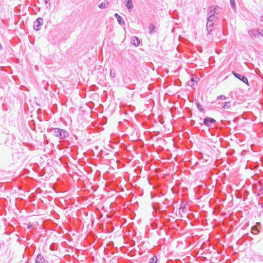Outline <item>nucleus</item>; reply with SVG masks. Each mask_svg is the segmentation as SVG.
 Masks as SVG:
<instances>
[{"instance_id":"12","label":"nucleus","mask_w":263,"mask_h":263,"mask_svg":"<svg viewBox=\"0 0 263 263\" xmlns=\"http://www.w3.org/2000/svg\"><path fill=\"white\" fill-rule=\"evenodd\" d=\"M208 17L207 18V21H211V22H214L215 21L216 19L217 18L216 17H215V15L214 16L212 14H208Z\"/></svg>"},{"instance_id":"3","label":"nucleus","mask_w":263,"mask_h":263,"mask_svg":"<svg viewBox=\"0 0 263 263\" xmlns=\"http://www.w3.org/2000/svg\"><path fill=\"white\" fill-rule=\"evenodd\" d=\"M248 33L251 37H256L259 35H263V33L261 31V29H250L248 30Z\"/></svg>"},{"instance_id":"4","label":"nucleus","mask_w":263,"mask_h":263,"mask_svg":"<svg viewBox=\"0 0 263 263\" xmlns=\"http://www.w3.org/2000/svg\"><path fill=\"white\" fill-rule=\"evenodd\" d=\"M43 24V19L41 17H38L36 21L33 24V28L36 31L40 30L41 29V26Z\"/></svg>"},{"instance_id":"5","label":"nucleus","mask_w":263,"mask_h":263,"mask_svg":"<svg viewBox=\"0 0 263 263\" xmlns=\"http://www.w3.org/2000/svg\"><path fill=\"white\" fill-rule=\"evenodd\" d=\"M216 122V120L213 118L206 117L203 120V124L207 127H211L212 124L215 123Z\"/></svg>"},{"instance_id":"6","label":"nucleus","mask_w":263,"mask_h":263,"mask_svg":"<svg viewBox=\"0 0 263 263\" xmlns=\"http://www.w3.org/2000/svg\"><path fill=\"white\" fill-rule=\"evenodd\" d=\"M233 75L238 79L249 85L248 79L244 76L233 71Z\"/></svg>"},{"instance_id":"18","label":"nucleus","mask_w":263,"mask_h":263,"mask_svg":"<svg viewBox=\"0 0 263 263\" xmlns=\"http://www.w3.org/2000/svg\"><path fill=\"white\" fill-rule=\"evenodd\" d=\"M230 5L233 8H235V1L234 0H230Z\"/></svg>"},{"instance_id":"14","label":"nucleus","mask_w":263,"mask_h":263,"mask_svg":"<svg viewBox=\"0 0 263 263\" xmlns=\"http://www.w3.org/2000/svg\"><path fill=\"white\" fill-rule=\"evenodd\" d=\"M222 107L224 109H229L231 107L230 102H225L223 104V105Z\"/></svg>"},{"instance_id":"20","label":"nucleus","mask_w":263,"mask_h":263,"mask_svg":"<svg viewBox=\"0 0 263 263\" xmlns=\"http://www.w3.org/2000/svg\"><path fill=\"white\" fill-rule=\"evenodd\" d=\"M110 76L112 77V78H115V76H116V74H115V72H112V70H110Z\"/></svg>"},{"instance_id":"19","label":"nucleus","mask_w":263,"mask_h":263,"mask_svg":"<svg viewBox=\"0 0 263 263\" xmlns=\"http://www.w3.org/2000/svg\"><path fill=\"white\" fill-rule=\"evenodd\" d=\"M227 98V97L224 96V95H220L219 96H218L217 97V100H220V99H226Z\"/></svg>"},{"instance_id":"15","label":"nucleus","mask_w":263,"mask_h":263,"mask_svg":"<svg viewBox=\"0 0 263 263\" xmlns=\"http://www.w3.org/2000/svg\"><path fill=\"white\" fill-rule=\"evenodd\" d=\"M155 26L153 24H151L148 27L149 32L152 34L154 32Z\"/></svg>"},{"instance_id":"22","label":"nucleus","mask_w":263,"mask_h":263,"mask_svg":"<svg viewBox=\"0 0 263 263\" xmlns=\"http://www.w3.org/2000/svg\"><path fill=\"white\" fill-rule=\"evenodd\" d=\"M27 228L28 229H32L33 228V226L32 224L31 223H28L27 224Z\"/></svg>"},{"instance_id":"25","label":"nucleus","mask_w":263,"mask_h":263,"mask_svg":"<svg viewBox=\"0 0 263 263\" xmlns=\"http://www.w3.org/2000/svg\"><path fill=\"white\" fill-rule=\"evenodd\" d=\"M261 31L262 32V33H263V30L262 29H261ZM261 36H263V35H261Z\"/></svg>"},{"instance_id":"23","label":"nucleus","mask_w":263,"mask_h":263,"mask_svg":"<svg viewBox=\"0 0 263 263\" xmlns=\"http://www.w3.org/2000/svg\"><path fill=\"white\" fill-rule=\"evenodd\" d=\"M44 3L45 4H48V5L49 6H50V3H49V0H44Z\"/></svg>"},{"instance_id":"7","label":"nucleus","mask_w":263,"mask_h":263,"mask_svg":"<svg viewBox=\"0 0 263 263\" xmlns=\"http://www.w3.org/2000/svg\"><path fill=\"white\" fill-rule=\"evenodd\" d=\"M213 25H214L213 22H211V21H207L206 30H207L209 34H210L211 32L212 31Z\"/></svg>"},{"instance_id":"21","label":"nucleus","mask_w":263,"mask_h":263,"mask_svg":"<svg viewBox=\"0 0 263 263\" xmlns=\"http://www.w3.org/2000/svg\"><path fill=\"white\" fill-rule=\"evenodd\" d=\"M259 195L263 194V185L261 187V188L259 190Z\"/></svg>"},{"instance_id":"26","label":"nucleus","mask_w":263,"mask_h":263,"mask_svg":"<svg viewBox=\"0 0 263 263\" xmlns=\"http://www.w3.org/2000/svg\"><path fill=\"white\" fill-rule=\"evenodd\" d=\"M0 46L1 47V45H0Z\"/></svg>"},{"instance_id":"16","label":"nucleus","mask_w":263,"mask_h":263,"mask_svg":"<svg viewBox=\"0 0 263 263\" xmlns=\"http://www.w3.org/2000/svg\"><path fill=\"white\" fill-rule=\"evenodd\" d=\"M196 106L198 110L201 112H203L204 109L203 108H202L201 105L199 102L196 103Z\"/></svg>"},{"instance_id":"17","label":"nucleus","mask_w":263,"mask_h":263,"mask_svg":"<svg viewBox=\"0 0 263 263\" xmlns=\"http://www.w3.org/2000/svg\"><path fill=\"white\" fill-rule=\"evenodd\" d=\"M156 262H157V257L156 256H154L150 259L149 263H156Z\"/></svg>"},{"instance_id":"8","label":"nucleus","mask_w":263,"mask_h":263,"mask_svg":"<svg viewBox=\"0 0 263 263\" xmlns=\"http://www.w3.org/2000/svg\"><path fill=\"white\" fill-rule=\"evenodd\" d=\"M114 16L116 17L118 20V22L120 25H124L125 24L124 21L122 16H121L117 13H116Z\"/></svg>"},{"instance_id":"2","label":"nucleus","mask_w":263,"mask_h":263,"mask_svg":"<svg viewBox=\"0 0 263 263\" xmlns=\"http://www.w3.org/2000/svg\"><path fill=\"white\" fill-rule=\"evenodd\" d=\"M219 8L218 6H211L208 10V14H212L215 16L219 13Z\"/></svg>"},{"instance_id":"24","label":"nucleus","mask_w":263,"mask_h":263,"mask_svg":"<svg viewBox=\"0 0 263 263\" xmlns=\"http://www.w3.org/2000/svg\"><path fill=\"white\" fill-rule=\"evenodd\" d=\"M252 230H254L255 231H256L257 232L256 233H257L258 232V231L257 228H256L255 227L252 228Z\"/></svg>"},{"instance_id":"13","label":"nucleus","mask_w":263,"mask_h":263,"mask_svg":"<svg viewBox=\"0 0 263 263\" xmlns=\"http://www.w3.org/2000/svg\"><path fill=\"white\" fill-rule=\"evenodd\" d=\"M108 5V3L107 2H102V3H101L99 5V7L101 9H104L105 8L107 7V5Z\"/></svg>"},{"instance_id":"1","label":"nucleus","mask_w":263,"mask_h":263,"mask_svg":"<svg viewBox=\"0 0 263 263\" xmlns=\"http://www.w3.org/2000/svg\"><path fill=\"white\" fill-rule=\"evenodd\" d=\"M54 135L59 137L60 139H64L69 136L68 132L65 129L59 128H53Z\"/></svg>"},{"instance_id":"10","label":"nucleus","mask_w":263,"mask_h":263,"mask_svg":"<svg viewBox=\"0 0 263 263\" xmlns=\"http://www.w3.org/2000/svg\"><path fill=\"white\" fill-rule=\"evenodd\" d=\"M45 261L43 256L41 254L37 255L36 258V263H43Z\"/></svg>"},{"instance_id":"11","label":"nucleus","mask_w":263,"mask_h":263,"mask_svg":"<svg viewBox=\"0 0 263 263\" xmlns=\"http://www.w3.org/2000/svg\"><path fill=\"white\" fill-rule=\"evenodd\" d=\"M132 43L136 46H138L140 44L139 39L136 36H134L132 39Z\"/></svg>"},{"instance_id":"9","label":"nucleus","mask_w":263,"mask_h":263,"mask_svg":"<svg viewBox=\"0 0 263 263\" xmlns=\"http://www.w3.org/2000/svg\"><path fill=\"white\" fill-rule=\"evenodd\" d=\"M126 3V7L130 11L133 9L134 7V5L133 4L132 0H125Z\"/></svg>"}]
</instances>
